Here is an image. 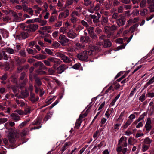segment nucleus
<instances>
[{
	"label": "nucleus",
	"instance_id": "nucleus-32",
	"mask_svg": "<svg viewBox=\"0 0 154 154\" xmlns=\"http://www.w3.org/2000/svg\"><path fill=\"white\" fill-rule=\"evenodd\" d=\"M101 48L100 46H99L97 45L93 46L91 50H92V52L94 51H101Z\"/></svg>",
	"mask_w": 154,
	"mask_h": 154
},
{
	"label": "nucleus",
	"instance_id": "nucleus-21",
	"mask_svg": "<svg viewBox=\"0 0 154 154\" xmlns=\"http://www.w3.org/2000/svg\"><path fill=\"white\" fill-rule=\"evenodd\" d=\"M29 36L27 32L23 31L21 32L19 39H25L27 38Z\"/></svg>",
	"mask_w": 154,
	"mask_h": 154
},
{
	"label": "nucleus",
	"instance_id": "nucleus-27",
	"mask_svg": "<svg viewBox=\"0 0 154 154\" xmlns=\"http://www.w3.org/2000/svg\"><path fill=\"white\" fill-rule=\"evenodd\" d=\"M6 52L10 54H14V53L15 50L10 47L5 48H4Z\"/></svg>",
	"mask_w": 154,
	"mask_h": 154
},
{
	"label": "nucleus",
	"instance_id": "nucleus-1",
	"mask_svg": "<svg viewBox=\"0 0 154 154\" xmlns=\"http://www.w3.org/2000/svg\"><path fill=\"white\" fill-rule=\"evenodd\" d=\"M43 62L45 65L47 66L51 67L52 66L51 63H53L54 65L60 64L62 61L60 59L56 58L54 57H50L47 58L46 60H44Z\"/></svg>",
	"mask_w": 154,
	"mask_h": 154
},
{
	"label": "nucleus",
	"instance_id": "nucleus-63",
	"mask_svg": "<svg viewBox=\"0 0 154 154\" xmlns=\"http://www.w3.org/2000/svg\"><path fill=\"white\" fill-rule=\"evenodd\" d=\"M80 64L79 63H77L74 65L72 66V68L75 69H77L80 67Z\"/></svg>",
	"mask_w": 154,
	"mask_h": 154
},
{
	"label": "nucleus",
	"instance_id": "nucleus-61",
	"mask_svg": "<svg viewBox=\"0 0 154 154\" xmlns=\"http://www.w3.org/2000/svg\"><path fill=\"white\" fill-rule=\"evenodd\" d=\"M27 51L28 53L29 54H31L34 55L35 54V53H34V52L33 50L32 49L30 48H28L27 49Z\"/></svg>",
	"mask_w": 154,
	"mask_h": 154
},
{
	"label": "nucleus",
	"instance_id": "nucleus-40",
	"mask_svg": "<svg viewBox=\"0 0 154 154\" xmlns=\"http://www.w3.org/2000/svg\"><path fill=\"white\" fill-rule=\"evenodd\" d=\"M120 94H119L113 100L112 102L110 104V105L112 106H114L115 104V103L117 100L119 98V97H120Z\"/></svg>",
	"mask_w": 154,
	"mask_h": 154
},
{
	"label": "nucleus",
	"instance_id": "nucleus-28",
	"mask_svg": "<svg viewBox=\"0 0 154 154\" xmlns=\"http://www.w3.org/2000/svg\"><path fill=\"white\" fill-rule=\"evenodd\" d=\"M81 116H79L78 119H77L75 123V127L76 128H78L80 127L81 124L82 122L81 120Z\"/></svg>",
	"mask_w": 154,
	"mask_h": 154
},
{
	"label": "nucleus",
	"instance_id": "nucleus-18",
	"mask_svg": "<svg viewBox=\"0 0 154 154\" xmlns=\"http://www.w3.org/2000/svg\"><path fill=\"white\" fill-rule=\"evenodd\" d=\"M32 57L39 60H41L46 59L47 57L45 55L40 54L35 56H32Z\"/></svg>",
	"mask_w": 154,
	"mask_h": 154
},
{
	"label": "nucleus",
	"instance_id": "nucleus-8",
	"mask_svg": "<svg viewBox=\"0 0 154 154\" xmlns=\"http://www.w3.org/2000/svg\"><path fill=\"white\" fill-rule=\"evenodd\" d=\"M29 95V93L28 91L26 89L24 91H22L21 93V94L18 96L17 94H16L15 96L20 98H24L27 97Z\"/></svg>",
	"mask_w": 154,
	"mask_h": 154
},
{
	"label": "nucleus",
	"instance_id": "nucleus-11",
	"mask_svg": "<svg viewBox=\"0 0 154 154\" xmlns=\"http://www.w3.org/2000/svg\"><path fill=\"white\" fill-rule=\"evenodd\" d=\"M14 59L16 63L17 66L20 65L21 64H23L26 61L25 59H20L19 57L17 56H15Z\"/></svg>",
	"mask_w": 154,
	"mask_h": 154
},
{
	"label": "nucleus",
	"instance_id": "nucleus-60",
	"mask_svg": "<svg viewBox=\"0 0 154 154\" xmlns=\"http://www.w3.org/2000/svg\"><path fill=\"white\" fill-rule=\"evenodd\" d=\"M45 51L48 55H52L53 54V52L49 49L45 48Z\"/></svg>",
	"mask_w": 154,
	"mask_h": 154
},
{
	"label": "nucleus",
	"instance_id": "nucleus-44",
	"mask_svg": "<svg viewBox=\"0 0 154 154\" xmlns=\"http://www.w3.org/2000/svg\"><path fill=\"white\" fill-rule=\"evenodd\" d=\"M29 120H30L29 119V120H27V121H25L24 122H22L19 125V128H21L24 126H25L26 125H27L28 122H29Z\"/></svg>",
	"mask_w": 154,
	"mask_h": 154
},
{
	"label": "nucleus",
	"instance_id": "nucleus-7",
	"mask_svg": "<svg viewBox=\"0 0 154 154\" xmlns=\"http://www.w3.org/2000/svg\"><path fill=\"white\" fill-rule=\"evenodd\" d=\"M39 97L38 96H35L33 93H31L30 97L29 98V100L32 103H34L37 101L39 99Z\"/></svg>",
	"mask_w": 154,
	"mask_h": 154
},
{
	"label": "nucleus",
	"instance_id": "nucleus-31",
	"mask_svg": "<svg viewBox=\"0 0 154 154\" xmlns=\"http://www.w3.org/2000/svg\"><path fill=\"white\" fill-rule=\"evenodd\" d=\"M154 82V76L152 77L149 81L145 84L144 86V88H146L149 85H151Z\"/></svg>",
	"mask_w": 154,
	"mask_h": 154
},
{
	"label": "nucleus",
	"instance_id": "nucleus-58",
	"mask_svg": "<svg viewBox=\"0 0 154 154\" xmlns=\"http://www.w3.org/2000/svg\"><path fill=\"white\" fill-rule=\"evenodd\" d=\"M17 73H19L21 72L23 70V66L17 65Z\"/></svg>",
	"mask_w": 154,
	"mask_h": 154
},
{
	"label": "nucleus",
	"instance_id": "nucleus-26",
	"mask_svg": "<svg viewBox=\"0 0 154 154\" xmlns=\"http://www.w3.org/2000/svg\"><path fill=\"white\" fill-rule=\"evenodd\" d=\"M121 124L117 123L114 125V128H112V132H115L117 131L119 129V127L121 126Z\"/></svg>",
	"mask_w": 154,
	"mask_h": 154
},
{
	"label": "nucleus",
	"instance_id": "nucleus-59",
	"mask_svg": "<svg viewBox=\"0 0 154 154\" xmlns=\"http://www.w3.org/2000/svg\"><path fill=\"white\" fill-rule=\"evenodd\" d=\"M81 24H82V25L83 26H84L85 27H87L88 26V23L86 22L84 20H81Z\"/></svg>",
	"mask_w": 154,
	"mask_h": 154
},
{
	"label": "nucleus",
	"instance_id": "nucleus-46",
	"mask_svg": "<svg viewBox=\"0 0 154 154\" xmlns=\"http://www.w3.org/2000/svg\"><path fill=\"white\" fill-rule=\"evenodd\" d=\"M145 93H144L139 97V100L142 102L145 100Z\"/></svg>",
	"mask_w": 154,
	"mask_h": 154
},
{
	"label": "nucleus",
	"instance_id": "nucleus-10",
	"mask_svg": "<svg viewBox=\"0 0 154 154\" xmlns=\"http://www.w3.org/2000/svg\"><path fill=\"white\" fill-rule=\"evenodd\" d=\"M10 56H8L6 52L4 51L0 52V60L4 59L5 60H7L9 58H11V57Z\"/></svg>",
	"mask_w": 154,
	"mask_h": 154
},
{
	"label": "nucleus",
	"instance_id": "nucleus-41",
	"mask_svg": "<svg viewBox=\"0 0 154 154\" xmlns=\"http://www.w3.org/2000/svg\"><path fill=\"white\" fill-rule=\"evenodd\" d=\"M86 29L88 32V33L89 35L94 33V28L93 27H90L87 29Z\"/></svg>",
	"mask_w": 154,
	"mask_h": 154
},
{
	"label": "nucleus",
	"instance_id": "nucleus-13",
	"mask_svg": "<svg viewBox=\"0 0 154 154\" xmlns=\"http://www.w3.org/2000/svg\"><path fill=\"white\" fill-rule=\"evenodd\" d=\"M69 14V11L68 10H66L63 12L60 13L59 16V18L62 19V18H66Z\"/></svg>",
	"mask_w": 154,
	"mask_h": 154
},
{
	"label": "nucleus",
	"instance_id": "nucleus-62",
	"mask_svg": "<svg viewBox=\"0 0 154 154\" xmlns=\"http://www.w3.org/2000/svg\"><path fill=\"white\" fill-rule=\"evenodd\" d=\"M59 102V100H57L53 104H52L51 106H50L49 107V109H51L53 107H54L55 106L57 105Z\"/></svg>",
	"mask_w": 154,
	"mask_h": 154
},
{
	"label": "nucleus",
	"instance_id": "nucleus-38",
	"mask_svg": "<svg viewBox=\"0 0 154 154\" xmlns=\"http://www.w3.org/2000/svg\"><path fill=\"white\" fill-rule=\"evenodd\" d=\"M41 118L40 117H38L33 122L32 125H39L41 123Z\"/></svg>",
	"mask_w": 154,
	"mask_h": 154
},
{
	"label": "nucleus",
	"instance_id": "nucleus-14",
	"mask_svg": "<svg viewBox=\"0 0 154 154\" xmlns=\"http://www.w3.org/2000/svg\"><path fill=\"white\" fill-rule=\"evenodd\" d=\"M112 45V43L109 39H105L103 42V46L104 48H108L110 47Z\"/></svg>",
	"mask_w": 154,
	"mask_h": 154
},
{
	"label": "nucleus",
	"instance_id": "nucleus-29",
	"mask_svg": "<svg viewBox=\"0 0 154 154\" xmlns=\"http://www.w3.org/2000/svg\"><path fill=\"white\" fill-rule=\"evenodd\" d=\"M29 133V129L28 128H26L22 131V132L20 134V135L22 137L25 136L28 134Z\"/></svg>",
	"mask_w": 154,
	"mask_h": 154
},
{
	"label": "nucleus",
	"instance_id": "nucleus-47",
	"mask_svg": "<svg viewBox=\"0 0 154 154\" xmlns=\"http://www.w3.org/2000/svg\"><path fill=\"white\" fill-rule=\"evenodd\" d=\"M52 114L50 112H49L45 116L44 120L45 121H46L48 119L50 118L52 116Z\"/></svg>",
	"mask_w": 154,
	"mask_h": 154
},
{
	"label": "nucleus",
	"instance_id": "nucleus-64",
	"mask_svg": "<svg viewBox=\"0 0 154 154\" xmlns=\"http://www.w3.org/2000/svg\"><path fill=\"white\" fill-rule=\"evenodd\" d=\"M150 9V12H154V3L150 5L149 7Z\"/></svg>",
	"mask_w": 154,
	"mask_h": 154
},
{
	"label": "nucleus",
	"instance_id": "nucleus-33",
	"mask_svg": "<svg viewBox=\"0 0 154 154\" xmlns=\"http://www.w3.org/2000/svg\"><path fill=\"white\" fill-rule=\"evenodd\" d=\"M15 125V123L12 122H7L5 124V126L6 128V129H7L8 130V128H11V127H9L8 126V125H10L11 127H12L14 126Z\"/></svg>",
	"mask_w": 154,
	"mask_h": 154
},
{
	"label": "nucleus",
	"instance_id": "nucleus-54",
	"mask_svg": "<svg viewBox=\"0 0 154 154\" xmlns=\"http://www.w3.org/2000/svg\"><path fill=\"white\" fill-rule=\"evenodd\" d=\"M34 11L31 8H28L26 12H27L30 15L32 16L33 15Z\"/></svg>",
	"mask_w": 154,
	"mask_h": 154
},
{
	"label": "nucleus",
	"instance_id": "nucleus-52",
	"mask_svg": "<svg viewBox=\"0 0 154 154\" xmlns=\"http://www.w3.org/2000/svg\"><path fill=\"white\" fill-rule=\"evenodd\" d=\"M35 81L36 83L38 86L41 85L42 84V83L40 79L38 77L35 78Z\"/></svg>",
	"mask_w": 154,
	"mask_h": 154
},
{
	"label": "nucleus",
	"instance_id": "nucleus-55",
	"mask_svg": "<svg viewBox=\"0 0 154 154\" xmlns=\"http://www.w3.org/2000/svg\"><path fill=\"white\" fill-rule=\"evenodd\" d=\"M39 65V69H46V67L44 65L43 63L41 61Z\"/></svg>",
	"mask_w": 154,
	"mask_h": 154
},
{
	"label": "nucleus",
	"instance_id": "nucleus-35",
	"mask_svg": "<svg viewBox=\"0 0 154 154\" xmlns=\"http://www.w3.org/2000/svg\"><path fill=\"white\" fill-rule=\"evenodd\" d=\"M152 140L149 137H146L144 140V142L145 144H150Z\"/></svg>",
	"mask_w": 154,
	"mask_h": 154
},
{
	"label": "nucleus",
	"instance_id": "nucleus-50",
	"mask_svg": "<svg viewBox=\"0 0 154 154\" xmlns=\"http://www.w3.org/2000/svg\"><path fill=\"white\" fill-rule=\"evenodd\" d=\"M48 74L50 75H54L55 71L52 68H49L48 71Z\"/></svg>",
	"mask_w": 154,
	"mask_h": 154
},
{
	"label": "nucleus",
	"instance_id": "nucleus-36",
	"mask_svg": "<svg viewBox=\"0 0 154 154\" xmlns=\"http://www.w3.org/2000/svg\"><path fill=\"white\" fill-rule=\"evenodd\" d=\"M132 121L131 120H128L125 124L122 126L124 129H126L127 127L132 122Z\"/></svg>",
	"mask_w": 154,
	"mask_h": 154
},
{
	"label": "nucleus",
	"instance_id": "nucleus-45",
	"mask_svg": "<svg viewBox=\"0 0 154 154\" xmlns=\"http://www.w3.org/2000/svg\"><path fill=\"white\" fill-rule=\"evenodd\" d=\"M146 0H142L140 3V6L141 8H143L146 5Z\"/></svg>",
	"mask_w": 154,
	"mask_h": 154
},
{
	"label": "nucleus",
	"instance_id": "nucleus-42",
	"mask_svg": "<svg viewBox=\"0 0 154 154\" xmlns=\"http://www.w3.org/2000/svg\"><path fill=\"white\" fill-rule=\"evenodd\" d=\"M103 32L105 33H107L111 32L110 26H106L104 27Z\"/></svg>",
	"mask_w": 154,
	"mask_h": 154
},
{
	"label": "nucleus",
	"instance_id": "nucleus-20",
	"mask_svg": "<svg viewBox=\"0 0 154 154\" xmlns=\"http://www.w3.org/2000/svg\"><path fill=\"white\" fill-rule=\"evenodd\" d=\"M40 29L44 30L46 32L51 33L52 32V31L51 30V27L50 26L42 27H41Z\"/></svg>",
	"mask_w": 154,
	"mask_h": 154
},
{
	"label": "nucleus",
	"instance_id": "nucleus-23",
	"mask_svg": "<svg viewBox=\"0 0 154 154\" xmlns=\"http://www.w3.org/2000/svg\"><path fill=\"white\" fill-rule=\"evenodd\" d=\"M74 44L75 45V49L76 50H81L85 47L84 45L83 44L79 42H75Z\"/></svg>",
	"mask_w": 154,
	"mask_h": 154
},
{
	"label": "nucleus",
	"instance_id": "nucleus-39",
	"mask_svg": "<svg viewBox=\"0 0 154 154\" xmlns=\"http://www.w3.org/2000/svg\"><path fill=\"white\" fill-rule=\"evenodd\" d=\"M19 55L23 57H26V52L25 50H21L19 52Z\"/></svg>",
	"mask_w": 154,
	"mask_h": 154
},
{
	"label": "nucleus",
	"instance_id": "nucleus-16",
	"mask_svg": "<svg viewBox=\"0 0 154 154\" xmlns=\"http://www.w3.org/2000/svg\"><path fill=\"white\" fill-rule=\"evenodd\" d=\"M76 34L72 30H70L67 33V36L69 38L74 39L76 37Z\"/></svg>",
	"mask_w": 154,
	"mask_h": 154
},
{
	"label": "nucleus",
	"instance_id": "nucleus-2",
	"mask_svg": "<svg viewBox=\"0 0 154 154\" xmlns=\"http://www.w3.org/2000/svg\"><path fill=\"white\" fill-rule=\"evenodd\" d=\"M92 54V50L88 49L85 50L81 53L77 55V57L80 60L82 61H87L89 56Z\"/></svg>",
	"mask_w": 154,
	"mask_h": 154
},
{
	"label": "nucleus",
	"instance_id": "nucleus-43",
	"mask_svg": "<svg viewBox=\"0 0 154 154\" xmlns=\"http://www.w3.org/2000/svg\"><path fill=\"white\" fill-rule=\"evenodd\" d=\"M148 12V10L146 8L140 11V14L142 16H143L146 14Z\"/></svg>",
	"mask_w": 154,
	"mask_h": 154
},
{
	"label": "nucleus",
	"instance_id": "nucleus-3",
	"mask_svg": "<svg viewBox=\"0 0 154 154\" xmlns=\"http://www.w3.org/2000/svg\"><path fill=\"white\" fill-rule=\"evenodd\" d=\"M8 129L9 132L8 136L9 141L11 143H13L14 142V138L17 134V131L12 128H8Z\"/></svg>",
	"mask_w": 154,
	"mask_h": 154
},
{
	"label": "nucleus",
	"instance_id": "nucleus-22",
	"mask_svg": "<svg viewBox=\"0 0 154 154\" xmlns=\"http://www.w3.org/2000/svg\"><path fill=\"white\" fill-rule=\"evenodd\" d=\"M71 144V143L70 142H67L65 143L60 149V150L62 151V153L66 150L68 148L69 146Z\"/></svg>",
	"mask_w": 154,
	"mask_h": 154
},
{
	"label": "nucleus",
	"instance_id": "nucleus-9",
	"mask_svg": "<svg viewBox=\"0 0 154 154\" xmlns=\"http://www.w3.org/2000/svg\"><path fill=\"white\" fill-rule=\"evenodd\" d=\"M38 26L36 24H30L28 25V31L29 32H33L35 31L38 28Z\"/></svg>",
	"mask_w": 154,
	"mask_h": 154
},
{
	"label": "nucleus",
	"instance_id": "nucleus-49",
	"mask_svg": "<svg viewBox=\"0 0 154 154\" xmlns=\"http://www.w3.org/2000/svg\"><path fill=\"white\" fill-rule=\"evenodd\" d=\"M114 91V89L113 87L111 85L106 90V92L107 93H110L112 92V91Z\"/></svg>",
	"mask_w": 154,
	"mask_h": 154
},
{
	"label": "nucleus",
	"instance_id": "nucleus-34",
	"mask_svg": "<svg viewBox=\"0 0 154 154\" xmlns=\"http://www.w3.org/2000/svg\"><path fill=\"white\" fill-rule=\"evenodd\" d=\"M69 42V40L66 38H65L62 40H60L59 42L63 46L65 45L66 44Z\"/></svg>",
	"mask_w": 154,
	"mask_h": 154
},
{
	"label": "nucleus",
	"instance_id": "nucleus-30",
	"mask_svg": "<svg viewBox=\"0 0 154 154\" xmlns=\"http://www.w3.org/2000/svg\"><path fill=\"white\" fill-rule=\"evenodd\" d=\"M33 9H35V13L36 14H39L40 11L42 10L41 8L39 7L38 5H35L32 6Z\"/></svg>",
	"mask_w": 154,
	"mask_h": 154
},
{
	"label": "nucleus",
	"instance_id": "nucleus-57",
	"mask_svg": "<svg viewBox=\"0 0 154 154\" xmlns=\"http://www.w3.org/2000/svg\"><path fill=\"white\" fill-rule=\"evenodd\" d=\"M84 4L86 6H87L91 4L92 2L91 0H84Z\"/></svg>",
	"mask_w": 154,
	"mask_h": 154
},
{
	"label": "nucleus",
	"instance_id": "nucleus-19",
	"mask_svg": "<svg viewBox=\"0 0 154 154\" xmlns=\"http://www.w3.org/2000/svg\"><path fill=\"white\" fill-rule=\"evenodd\" d=\"M11 116L12 119L15 121H17L20 119V116L16 113H13Z\"/></svg>",
	"mask_w": 154,
	"mask_h": 154
},
{
	"label": "nucleus",
	"instance_id": "nucleus-56",
	"mask_svg": "<svg viewBox=\"0 0 154 154\" xmlns=\"http://www.w3.org/2000/svg\"><path fill=\"white\" fill-rule=\"evenodd\" d=\"M146 96L149 98H153L154 97V93L149 92L147 93Z\"/></svg>",
	"mask_w": 154,
	"mask_h": 154
},
{
	"label": "nucleus",
	"instance_id": "nucleus-25",
	"mask_svg": "<svg viewBox=\"0 0 154 154\" xmlns=\"http://www.w3.org/2000/svg\"><path fill=\"white\" fill-rule=\"evenodd\" d=\"M139 24L137 23H136L133 26L130 28L129 29L130 32L131 33L134 32L136 29H137V28Z\"/></svg>",
	"mask_w": 154,
	"mask_h": 154
},
{
	"label": "nucleus",
	"instance_id": "nucleus-53",
	"mask_svg": "<svg viewBox=\"0 0 154 154\" xmlns=\"http://www.w3.org/2000/svg\"><path fill=\"white\" fill-rule=\"evenodd\" d=\"M41 69H38L36 70V72L39 75H42L45 74L46 73L45 71L43 70H41Z\"/></svg>",
	"mask_w": 154,
	"mask_h": 154
},
{
	"label": "nucleus",
	"instance_id": "nucleus-24",
	"mask_svg": "<svg viewBox=\"0 0 154 154\" xmlns=\"http://www.w3.org/2000/svg\"><path fill=\"white\" fill-rule=\"evenodd\" d=\"M10 11L11 12V14L12 16L14 17L15 21L18 22L19 21L20 18L19 17H18L17 13L16 12L12 11Z\"/></svg>",
	"mask_w": 154,
	"mask_h": 154
},
{
	"label": "nucleus",
	"instance_id": "nucleus-37",
	"mask_svg": "<svg viewBox=\"0 0 154 154\" xmlns=\"http://www.w3.org/2000/svg\"><path fill=\"white\" fill-rule=\"evenodd\" d=\"M149 148V146L145 144L142 145L141 148V151L143 152H144L148 150Z\"/></svg>",
	"mask_w": 154,
	"mask_h": 154
},
{
	"label": "nucleus",
	"instance_id": "nucleus-48",
	"mask_svg": "<svg viewBox=\"0 0 154 154\" xmlns=\"http://www.w3.org/2000/svg\"><path fill=\"white\" fill-rule=\"evenodd\" d=\"M118 28L117 26L116 25L113 24L111 26H110L111 32L116 30Z\"/></svg>",
	"mask_w": 154,
	"mask_h": 154
},
{
	"label": "nucleus",
	"instance_id": "nucleus-5",
	"mask_svg": "<svg viewBox=\"0 0 154 154\" xmlns=\"http://www.w3.org/2000/svg\"><path fill=\"white\" fill-rule=\"evenodd\" d=\"M57 56L60 58L61 60L65 63H69L72 61V60L70 59L69 58L65 55L59 52L58 53H57Z\"/></svg>",
	"mask_w": 154,
	"mask_h": 154
},
{
	"label": "nucleus",
	"instance_id": "nucleus-15",
	"mask_svg": "<svg viewBox=\"0 0 154 154\" xmlns=\"http://www.w3.org/2000/svg\"><path fill=\"white\" fill-rule=\"evenodd\" d=\"M100 22L101 24L103 26H105L109 22L108 17H107L103 16L101 19Z\"/></svg>",
	"mask_w": 154,
	"mask_h": 154
},
{
	"label": "nucleus",
	"instance_id": "nucleus-4",
	"mask_svg": "<svg viewBox=\"0 0 154 154\" xmlns=\"http://www.w3.org/2000/svg\"><path fill=\"white\" fill-rule=\"evenodd\" d=\"M152 128V125L151 119L148 117L146 119V122L144 127V129L147 132L151 131Z\"/></svg>",
	"mask_w": 154,
	"mask_h": 154
},
{
	"label": "nucleus",
	"instance_id": "nucleus-17",
	"mask_svg": "<svg viewBox=\"0 0 154 154\" xmlns=\"http://www.w3.org/2000/svg\"><path fill=\"white\" fill-rule=\"evenodd\" d=\"M126 20L124 19L119 18L116 20V23L119 26H122L125 25Z\"/></svg>",
	"mask_w": 154,
	"mask_h": 154
},
{
	"label": "nucleus",
	"instance_id": "nucleus-51",
	"mask_svg": "<svg viewBox=\"0 0 154 154\" xmlns=\"http://www.w3.org/2000/svg\"><path fill=\"white\" fill-rule=\"evenodd\" d=\"M125 138L126 137H122L119 139V140L118 141V146H121V144L124 141H125Z\"/></svg>",
	"mask_w": 154,
	"mask_h": 154
},
{
	"label": "nucleus",
	"instance_id": "nucleus-12",
	"mask_svg": "<svg viewBox=\"0 0 154 154\" xmlns=\"http://www.w3.org/2000/svg\"><path fill=\"white\" fill-rule=\"evenodd\" d=\"M80 41L84 45L85 44L88 43L90 41V38L88 36H81L80 38Z\"/></svg>",
	"mask_w": 154,
	"mask_h": 154
},
{
	"label": "nucleus",
	"instance_id": "nucleus-6",
	"mask_svg": "<svg viewBox=\"0 0 154 154\" xmlns=\"http://www.w3.org/2000/svg\"><path fill=\"white\" fill-rule=\"evenodd\" d=\"M68 68V66L67 65L62 64L57 68V72L58 74H60Z\"/></svg>",
	"mask_w": 154,
	"mask_h": 154
}]
</instances>
